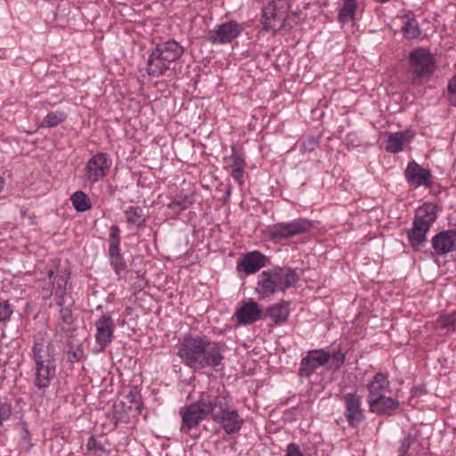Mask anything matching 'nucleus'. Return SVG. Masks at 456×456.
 Instances as JSON below:
<instances>
[{"label": "nucleus", "mask_w": 456, "mask_h": 456, "mask_svg": "<svg viewBox=\"0 0 456 456\" xmlns=\"http://www.w3.org/2000/svg\"><path fill=\"white\" fill-rule=\"evenodd\" d=\"M176 355L194 371L216 368L224 360V345L206 336L187 335L178 342Z\"/></svg>", "instance_id": "obj_1"}, {"label": "nucleus", "mask_w": 456, "mask_h": 456, "mask_svg": "<svg viewBox=\"0 0 456 456\" xmlns=\"http://www.w3.org/2000/svg\"><path fill=\"white\" fill-rule=\"evenodd\" d=\"M32 359L35 363L32 383L37 391L44 394L56 375L55 347L53 343L45 338H37L32 347Z\"/></svg>", "instance_id": "obj_2"}, {"label": "nucleus", "mask_w": 456, "mask_h": 456, "mask_svg": "<svg viewBox=\"0 0 456 456\" xmlns=\"http://www.w3.org/2000/svg\"><path fill=\"white\" fill-rule=\"evenodd\" d=\"M184 48L175 39L158 43L151 51L146 72L150 77H159L173 69L175 62L182 57Z\"/></svg>", "instance_id": "obj_3"}, {"label": "nucleus", "mask_w": 456, "mask_h": 456, "mask_svg": "<svg viewBox=\"0 0 456 456\" xmlns=\"http://www.w3.org/2000/svg\"><path fill=\"white\" fill-rule=\"evenodd\" d=\"M299 279L290 267H274L262 272L257 277L256 291L262 297H268L294 286Z\"/></svg>", "instance_id": "obj_4"}, {"label": "nucleus", "mask_w": 456, "mask_h": 456, "mask_svg": "<svg viewBox=\"0 0 456 456\" xmlns=\"http://www.w3.org/2000/svg\"><path fill=\"white\" fill-rule=\"evenodd\" d=\"M211 404V419L222 427L225 434L233 435L240 430L244 420L232 407L229 395L212 391Z\"/></svg>", "instance_id": "obj_5"}, {"label": "nucleus", "mask_w": 456, "mask_h": 456, "mask_svg": "<svg viewBox=\"0 0 456 456\" xmlns=\"http://www.w3.org/2000/svg\"><path fill=\"white\" fill-rule=\"evenodd\" d=\"M211 400L212 391L202 393L197 402L180 409L182 432L189 433L191 429L198 427L208 416H211V411L213 410Z\"/></svg>", "instance_id": "obj_6"}, {"label": "nucleus", "mask_w": 456, "mask_h": 456, "mask_svg": "<svg viewBox=\"0 0 456 456\" xmlns=\"http://www.w3.org/2000/svg\"><path fill=\"white\" fill-rule=\"evenodd\" d=\"M410 72L415 84H422L436 70V58L426 48L412 50L408 57Z\"/></svg>", "instance_id": "obj_7"}, {"label": "nucleus", "mask_w": 456, "mask_h": 456, "mask_svg": "<svg viewBox=\"0 0 456 456\" xmlns=\"http://www.w3.org/2000/svg\"><path fill=\"white\" fill-rule=\"evenodd\" d=\"M312 226V222L304 218L294 219L289 222H281L269 227V235L273 240H286L305 233Z\"/></svg>", "instance_id": "obj_8"}, {"label": "nucleus", "mask_w": 456, "mask_h": 456, "mask_svg": "<svg viewBox=\"0 0 456 456\" xmlns=\"http://www.w3.org/2000/svg\"><path fill=\"white\" fill-rule=\"evenodd\" d=\"M112 160L107 153L98 152L93 155L85 167V179L94 184L103 179L109 173Z\"/></svg>", "instance_id": "obj_9"}, {"label": "nucleus", "mask_w": 456, "mask_h": 456, "mask_svg": "<svg viewBox=\"0 0 456 456\" xmlns=\"http://www.w3.org/2000/svg\"><path fill=\"white\" fill-rule=\"evenodd\" d=\"M288 16V5L284 2L271 3L263 10L262 23L264 28L273 33L285 27Z\"/></svg>", "instance_id": "obj_10"}, {"label": "nucleus", "mask_w": 456, "mask_h": 456, "mask_svg": "<svg viewBox=\"0 0 456 456\" xmlns=\"http://www.w3.org/2000/svg\"><path fill=\"white\" fill-rule=\"evenodd\" d=\"M244 30L242 24L236 20H229L216 25L208 33V40L212 44L224 45L237 38Z\"/></svg>", "instance_id": "obj_11"}, {"label": "nucleus", "mask_w": 456, "mask_h": 456, "mask_svg": "<svg viewBox=\"0 0 456 456\" xmlns=\"http://www.w3.org/2000/svg\"><path fill=\"white\" fill-rule=\"evenodd\" d=\"M404 177L408 184L413 188L420 186L430 188L433 184L430 170L422 167L414 160L408 163L404 170Z\"/></svg>", "instance_id": "obj_12"}, {"label": "nucleus", "mask_w": 456, "mask_h": 456, "mask_svg": "<svg viewBox=\"0 0 456 456\" xmlns=\"http://www.w3.org/2000/svg\"><path fill=\"white\" fill-rule=\"evenodd\" d=\"M329 359L330 353L323 349L309 351L301 361L298 375L300 377H310L319 367L327 364Z\"/></svg>", "instance_id": "obj_13"}, {"label": "nucleus", "mask_w": 456, "mask_h": 456, "mask_svg": "<svg viewBox=\"0 0 456 456\" xmlns=\"http://www.w3.org/2000/svg\"><path fill=\"white\" fill-rule=\"evenodd\" d=\"M343 400L345 403V418L350 426H358L364 419L361 396L356 392L347 393L344 395Z\"/></svg>", "instance_id": "obj_14"}, {"label": "nucleus", "mask_w": 456, "mask_h": 456, "mask_svg": "<svg viewBox=\"0 0 456 456\" xmlns=\"http://www.w3.org/2000/svg\"><path fill=\"white\" fill-rule=\"evenodd\" d=\"M434 253L444 256L456 250V230L450 229L436 234L431 240Z\"/></svg>", "instance_id": "obj_15"}, {"label": "nucleus", "mask_w": 456, "mask_h": 456, "mask_svg": "<svg viewBox=\"0 0 456 456\" xmlns=\"http://www.w3.org/2000/svg\"><path fill=\"white\" fill-rule=\"evenodd\" d=\"M266 256L259 251H251L243 256L238 262L237 268L247 275L256 273L266 265Z\"/></svg>", "instance_id": "obj_16"}, {"label": "nucleus", "mask_w": 456, "mask_h": 456, "mask_svg": "<svg viewBox=\"0 0 456 456\" xmlns=\"http://www.w3.org/2000/svg\"><path fill=\"white\" fill-rule=\"evenodd\" d=\"M96 325V342L104 347L109 345L113 334V321L110 316L102 315L95 323Z\"/></svg>", "instance_id": "obj_17"}, {"label": "nucleus", "mask_w": 456, "mask_h": 456, "mask_svg": "<svg viewBox=\"0 0 456 456\" xmlns=\"http://www.w3.org/2000/svg\"><path fill=\"white\" fill-rule=\"evenodd\" d=\"M415 134L410 130L388 134L386 150L391 153L402 151L414 137Z\"/></svg>", "instance_id": "obj_18"}, {"label": "nucleus", "mask_w": 456, "mask_h": 456, "mask_svg": "<svg viewBox=\"0 0 456 456\" xmlns=\"http://www.w3.org/2000/svg\"><path fill=\"white\" fill-rule=\"evenodd\" d=\"M436 218V206L433 203L427 202L416 209L413 223L430 229Z\"/></svg>", "instance_id": "obj_19"}, {"label": "nucleus", "mask_w": 456, "mask_h": 456, "mask_svg": "<svg viewBox=\"0 0 456 456\" xmlns=\"http://www.w3.org/2000/svg\"><path fill=\"white\" fill-rule=\"evenodd\" d=\"M429 230V228L412 223V227L408 231L407 237L410 245L415 250H419L424 246Z\"/></svg>", "instance_id": "obj_20"}, {"label": "nucleus", "mask_w": 456, "mask_h": 456, "mask_svg": "<svg viewBox=\"0 0 456 456\" xmlns=\"http://www.w3.org/2000/svg\"><path fill=\"white\" fill-rule=\"evenodd\" d=\"M389 381L387 376L383 373H377L372 380L368 384L367 388L369 391L367 400L370 402L371 399H376L383 395V393L388 389Z\"/></svg>", "instance_id": "obj_21"}, {"label": "nucleus", "mask_w": 456, "mask_h": 456, "mask_svg": "<svg viewBox=\"0 0 456 456\" xmlns=\"http://www.w3.org/2000/svg\"><path fill=\"white\" fill-rule=\"evenodd\" d=\"M370 410L372 412L382 414L389 410H395L398 407L399 402L392 397L381 395L376 399H371L368 402Z\"/></svg>", "instance_id": "obj_22"}, {"label": "nucleus", "mask_w": 456, "mask_h": 456, "mask_svg": "<svg viewBox=\"0 0 456 456\" xmlns=\"http://www.w3.org/2000/svg\"><path fill=\"white\" fill-rule=\"evenodd\" d=\"M342 5L338 13L340 23L346 24L355 20L357 3L356 0H342Z\"/></svg>", "instance_id": "obj_23"}, {"label": "nucleus", "mask_w": 456, "mask_h": 456, "mask_svg": "<svg viewBox=\"0 0 456 456\" xmlns=\"http://www.w3.org/2000/svg\"><path fill=\"white\" fill-rule=\"evenodd\" d=\"M126 223L136 227L142 226L146 221L143 209L140 207H128L125 212Z\"/></svg>", "instance_id": "obj_24"}, {"label": "nucleus", "mask_w": 456, "mask_h": 456, "mask_svg": "<svg viewBox=\"0 0 456 456\" xmlns=\"http://www.w3.org/2000/svg\"><path fill=\"white\" fill-rule=\"evenodd\" d=\"M232 163L230 165L231 167V175L232 178L239 183V185L243 184V176H244V168H245V160L239 154H232L231 156Z\"/></svg>", "instance_id": "obj_25"}, {"label": "nucleus", "mask_w": 456, "mask_h": 456, "mask_svg": "<svg viewBox=\"0 0 456 456\" xmlns=\"http://www.w3.org/2000/svg\"><path fill=\"white\" fill-rule=\"evenodd\" d=\"M403 19V26L402 27V31L404 37L408 40L418 38L421 33L418 20L410 16H404Z\"/></svg>", "instance_id": "obj_26"}, {"label": "nucleus", "mask_w": 456, "mask_h": 456, "mask_svg": "<svg viewBox=\"0 0 456 456\" xmlns=\"http://www.w3.org/2000/svg\"><path fill=\"white\" fill-rule=\"evenodd\" d=\"M120 229L118 225H112L110 228L109 235V257L121 256L120 253Z\"/></svg>", "instance_id": "obj_27"}, {"label": "nucleus", "mask_w": 456, "mask_h": 456, "mask_svg": "<svg viewBox=\"0 0 456 456\" xmlns=\"http://www.w3.org/2000/svg\"><path fill=\"white\" fill-rule=\"evenodd\" d=\"M70 200L72 202L74 208L77 212H85L86 210H89L92 208L90 199L82 191H75L71 195Z\"/></svg>", "instance_id": "obj_28"}, {"label": "nucleus", "mask_w": 456, "mask_h": 456, "mask_svg": "<svg viewBox=\"0 0 456 456\" xmlns=\"http://www.w3.org/2000/svg\"><path fill=\"white\" fill-rule=\"evenodd\" d=\"M50 280L53 279V290L56 295L62 296L66 291L69 275L65 273L53 276V272H49Z\"/></svg>", "instance_id": "obj_29"}, {"label": "nucleus", "mask_w": 456, "mask_h": 456, "mask_svg": "<svg viewBox=\"0 0 456 456\" xmlns=\"http://www.w3.org/2000/svg\"><path fill=\"white\" fill-rule=\"evenodd\" d=\"M66 114L63 111L48 113L41 123L42 127H53L66 120Z\"/></svg>", "instance_id": "obj_30"}, {"label": "nucleus", "mask_w": 456, "mask_h": 456, "mask_svg": "<svg viewBox=\"0 0 456 456\" xmlns=\"http://www.w3.org/2000/svg\"><path fill=\"white\" fill-rule=\"evenodd\" d=\"M455 326L456 322L453 315H439L436 322V330L441 332L444 330V334L449 331H453L455 330Z\"/></svg>", "instance_id": "obj_31"}, {"label": "nucleus", "mask_w": 456, "mask_h": 456, "mask_svg": "<svg viewBox=\"0 0 456 456\" xmlns=\"http://www.w3.org/2000/svg\"><path fill=\"white\" fill-rule=\"evenodd\" d=\"M234 314H262V311L255 301L248 299Z\"/></svg>", "instance_id": "obj_32"}, {"label": "nucleus", "mask_w": 456, "mask_h": 456, "mask_svg": "<svg viewBox=\"0 0 456 456\" xmlns=\"http://www.w3.org/2000/svg\"><path fill=\"white\" fill-rule=\"evenodd\" d=\"M345 362V354L340 351L330 354L329 368L333 370H338Z\"/></svg>", "instance_id": "obj_33"}, {"label": "nucleus", "mask_w": 456, "mask_h": 456, "mask_svg": "<svg viewBox=\"0 0 456 456\" xmlns=\"http://www.w3.org/2000/svg\"><path fill=\"white\" fill-rule=\"evenodd\" d=\"M110 265L114 269L116 274L118 276H121L122 273L126 268V264L122 256H116L114 257H110Z\"/></svg>", "instance_id": "obj_34"}, {"label": "nucleus", "mask_w": 456, "mask_h": 456, "mask_svg": "<svg viewBox=\"0 0 456 456\" xmlns=\"http://www.w3.org/2000/svg\"><path fill=\"white\" fill-rule=\"evenodd\" d=\"M290 312L289 302L282 301L271 306L267 314H289Z\"/></svg>", "instance_id": "obj_35"}, {"label": "nucleus", "mask_w": 456, "mask_h": 456, "mask_svg": "<svg viewBox=\"0 0 456 456\" xmlns=\"http://www.w3.org/2000/svg\"><path fill=\"white\" fill-rule=\"evenodd\" d=\"M414 442L415 438L411 434L407 435L401 442V445L399 447L400 455L404 456Z\"/></svg>", "instance_id": "obj_36"}, {"label": "nucleus", "mask_w": 456, "mask_h": 456, "mask_svg": "<svg viewBox=\"0 0 456 456\" xmlns=\"http://www.w3.org/2000/svg\"><path fill=\"white\" fill-rule=\"evenodd\" d=\"M191 204V201L188 197H176L172 200L169 207H179L181 209H186Z\"/></svg>", "instance_id": "obj_37"}, {"label": "nucleus", "mask_w": 456, "mask_h": 456, "mask_svg": "<svg viewBox=\"0 0 456 456\" xmlns=\"http://www.w3.org/2000/svg\"><path fill=\"white\" fill-rule=\"evenodd\" d=\"M263 315H236L237 322L240 325H248L260 320Z\"/></svg>", "instance_id": "obj_38"}, {"label": "nucleus", "mask_w": 456, "mask_h": 456, "mask_svg": "<svg viewBox=\"0 0 456 456\" xmlns=\"http://www.w3.org/2000/svg\"><path fill=\"white\" fill-rule=\"evenodd\" d=\"M11 414L12 408L9 404L4 403L0 405V426L10 418Z\"/></svg>", "instance_id": "obj_39"}, {"label": "nucleus", "mask_w": 456, "mask_h": 456, "mask_svg": "<svg viewBox=\"0 0 456 456\" xmlns=\"http://www.w3.org/2000/svg\"><path fill=\"white\" fill-rule=\"evenodd\" d=\"M450 102L456 106V77H452L448 84Z\"/></svg>", "instance_id": "obj_40"}, {"label": "nucleus", "mask_w": 456, "mask_h": 456, "mask_svg": "<svg viewBox=\"0 0 456 456\" xmlns=\"http://www.w3.org/2000/svg\"><path fill=\"white\" fill-rule=\"evenodd\" d=\"M286 456H304L299 447L295 444H289L287 449Z\"/></svg>", "instance_id": "obj_41"}, {"label": "nucleus", "mask_w": 456, "mask_h": 456, "mask_svg": "<svg viewBox=\"0 0 456 456\" xmlns=\"http://www.w3.org/2000/svg\"><path fill=\"white\" fill-rule=\"evenodd\" d=\"M86 447L88 450H96V449H101V445L99 444V443L97 442V440L94 437V436H91L88 441H87V444H86Z\"/></svg>", "instance_id": "obj_42"}, {"label": "nucleus", "mask_w": 456, "mask_h": 456, "mask_svg": "<svg viewBox=\"0 0 456 456\" xmlns=\"http://www.w3.org/2000/svg\"><path fill=\"white\" fill-rule=\"evenodd\" d=\"M81 355H82V351L81 350H77L75 352L69 351L68 353V358L72 362L78 361L80 359Z\"/></svg>", "instance_id": "obj_43"}, {"label": "nucleus", "mask_w": 456, "mask_h": 456, "mask_svg": "<svg viewBox=\"0 0 456 456\" xmlns=\"http://www.w3.org/2000/svg\"><path fill=\"white\" fill-rule=\"evenodd\" d=\"M12 310L11 309V305L7 301H4L0 303V314H12Z\"/></svg>", "instance_id": "obj_44"}, {"label": "nucleus", "mask_w": 456, "mask_h": 456, "mask_svg": "<svg viewBox=\"0 0 456 456\" xmlns=\"http://www.w3.org/2000/svg\"><path fill=\"white\" fill-rule=\"evenodd\" d=\"M288 315H270L274 324H280L286 322Z\"/></svg>", "instance_id": "obj_45"}, {"label": "nucleus", "mask_w": 456, "mask_h": 456, "mask_svg": "<svg viewBox=\"0 0 456 456\" xmlns=\"http://www.w3.org/2000/svg\"><path fill=\"white\" fill-rule=\"evenodd\" d=\"M23 436H22V440L24 443H26L27 444V450H30L33 446V444H31L29 441H28V436H29V433H28V430L25 428H23Z\"/></svg>", "instance_id": "obj_46"}, {"label": "nucleus", "mask_w": 456, "mask_h": 456, "mask_svg": "<svg viewBox=\"0 0 456 456\" xmlns=\"http://www.w3.org/2000/svg\"><path fill=\"white\" fill-rule=\"evenodd\" d=\"M62 321L65 323H71L73 322V315H62Z\"/></svg>", "instance_id": "obj_47"}, {"label": "nucleus", "mask_w": 456, "mask_h": 456, "mask_svg": "<svg viewBox=\"0 0 456 456\" xmlns=\"http://www.w3.org/2000/svg\"><path fill=\"white\" fill-rule=\"evenodd\" d=\"M10 315H0V322L6 321Z\"/></svg>", "instance_id": "obj_48"}, {"label": "nucleus", "mask_w": 456, "mask_h": 456, "mask_svg": "<svg viewBox=\"0 0 456 456\" xmlns=\"http://www.w3.org/2000/svg\"><path fill=\"white\" fill-rule=\"evenodd\" d=\"M135 395H136L135 393L134 394L133 392H130V393H129V395H128V396H129V397H132V401H133V400H134V397L135 396Z\"/></svg>", "instance_id": "obj_49"}, {"label": "nucleus", "mask_w": 456, "mask_h": 456, "mask_svg": "<svg viewBox=\"0 0 456 456\" xmlns=\"http://www.w3.org/2000/svg\"><path fill=\"white\" fill-rule=\"evenodd\" d=\"M388 1H389V0H377V2H379V3H382V4L387 3V2H388Z\"/></svg>", "instance_id": "obj_50"}]
</instances>
